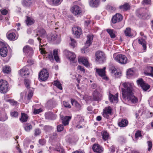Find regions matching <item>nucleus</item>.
<instances>
[{"instance_id": "a878e982", "label": "nucleus", "mask_w": 153, "mask_h": 153, "mask_svg": "<svg viewBox=\"0 0 153 153\" xmlns=\"http://www.w3.org/2000/svg\"><path fill=\"white\" fill-rule=\"evenodd\" d=\"M25 92L24 91L21 92L20 94V98L19 100V101L22 102H24L25 103L27 104L29 102V101H26L25 99V98L24 99V97H25Z\"/></svg>"}, {"instance_id": "9d476101", "label": "nucleus", "mask_w": 153, "mask_h": 153, "mask_svg": "<svg viewBox=\"0 0 153 153\" xmlns=\"http://www.w3.org/2000/svg\"><path fill=\"white\" fill-rule=\"evenodd\" d=\"M23 51L27 56L29 57L33 55V48L28 45H26L24 47Z\"/></svg>"}, {"instance_id": "58836bf2", "label": "nucleus", "mask_w": 153, "mask_h": 153, "mask_svg": "<svg viewBox=\"0 0 153 153\" xmlns=\"http://www.w3.org/2000/svg\"><path fill=\"white\" fill-rule=\"evenodd\" d=\"M53 85L59 89L61 90L62 89V84L59 81L57 80L54 81Z\"/></svg>"}, {"instance_id": "a18cd8bd", "label": "nucleus", "mask_w": 153, "mask_h": 153, "mask_svg": "<svg viewBox=\"0 0 153 153\" xmlns=\"http://www.w3.org/2000/svg\"><path fill=\"white\" fill-rule=\"evenodd\" d=\"M3 71L4 73L8 74L11 71V69L10 67L6 66L3 68Z\"/></svg>"}, {"instance_id": "4468645a", "label": "nucleus", "mask_w": 153, "mask_h": 153, "mask_svg": "<svg viewBox=\"0 0 153 153\" xmlns=\"http://www.w3.org/2000/svg\"><path fill=\"white\" fill-rule=\"evenodd\" d=\"M137 82L138 84L145 91H146L150 87V85L145 83L142 79H140L137 80Z\"/></svg>"}, {"instance_id": "49530a36", "label": "nucleus", "mask_w": 153, "mask_h": 153, "mask_svg": "<svg viewBox=\"0 0 153 153\" xmlns=\"http://www.w3.org/2000/svg\"><path fill=\"white\" fill-rule=\"evenodd\" d=\"M125 34L126 36H132L131 34V29L129 27L127 28L124 31Z\"/></svg>"}, {"instance_id": "4c0bfd02", "label": "nucleus", "mask_w": 153, "mask_h": 153, "mask_svg": "<svg viewBox=\"0 0 153 153\" xmlns=\"http://www.w3.org/2000/svg\"><path fill=\"white\" fill-rule=\"evenodd\" d=\"M75 121L76 123L79 124L80 123L83 121L84 119L78 115L75 118Z\"/></svg>"}, {"instance_id": "c85d7f7f", "label": "nucleus", "mask_w": 153, "mask_h": 153, "mask_svg": "<svg viewBox=\"0 0 153 153\" xmlns=\"http://www.w3.org/2000/svg\"><path fill=\"white\" fill-rule=\"evenodd\" d=\"M138 42L143 46L144 50H145L146 48V43L145 41V39L141 38L138 39Z\"/></svg>"}, {"instance_id": "338daca9", "label": "nucleus", "mask_w": 153, "mask_h": 153, "mask_svg": "<svg viewBox=\"0 0 153 153\" xmlns=\"http://www.w3.org/2000/svg\"><path fill=\"white\" fill-rule=\"evenodd\" d=\"M56 150L58 151L61 152L63 153L64 150L61 148H56Z\"/></svg>"}, {"instance_id": "f3484780", "label": "nucleus", "mask_w": 153, "mask_h": 153, "mask_svg": "<svg viewBox=\"0 0 153 153\" xmlns=\"http://www.w3.org/2000/svg\"><path fill=\"white\" fill-rule=\"evenodd\" d=\"M78 61L79 62H81L85 66L89 67L90 64L88 62V59L85 57H82L78 58Z\"/></svg>"}, {"instance_id": "603ef678", "label": "nucleus", "mask_w": 153, "mask_h": 153, "mask_svg": "<svg viewBox=\"0 0 153 153\" xmlns=\"http://www.w3.org/2000/svg\"><path fill=\"white\" fill-rule=\"evenodd\" d=\"M62 104L66 108H70L71 106L70 105L69 102L66 101H63L62 102Z\"/></svg>"}, {"instance_id": "4be33fe9", "label": "nucleus", "mask_w": 153, "mask_h": 153, "mask_svg": "<svg viewBox=\"0 0 153 153\" xmlns=\"http://www.w3.org/2000/svg\"><path fill=\"white\" fill-rule=\"evenodd\" d=\"M109 97L110 101L111 102L114 103H117L118 102V93H117L114 95L110 94Z\"/></svg>"}, {"instance_id": "423d86ee", "label": "nucleus", "mask_w": 153, "mask_h": 153, "mask_svg": "<svg viewBox=\"0 0 153 153\" xmlns=\"http://www.w3.org/2000/svg\"><path fill=\"white\" fill-rule=\"evenodd\" d=\"M95 60L99 62H102L105 59V54L102 52L98 51L95 54Z\"/></svg>"}, {"instance_id": "13d9d810", "label": "nucleus", "mask_w": 153, "mask_h": 153, "mask_svg": "<svg viewBox=\"0 0 153 153\" xmlns=\"http://www.w3.org/2000/svg\"><path fill=\"white\" fill-rule=\"evenodd\" d=\"M46 142V140L44 139H40L39 140V143L42 146L45 145Z\"/></svg>"}, {"instance_id": "c9c22d12", "label": "nucleus", "mask_w": 153, "mask_h": 153, "mask_svg": "<svg viewBox=\"0 0 153 153\" xmlns=\"http://www.w3.org/2000/svg\"><path fill=\"white\" fill-rule=\"evenodd\" d=\"M7 96H4V99L5 100L6 102H9L11 105H16L18 104V102L14 100L8 99L6 100V97Z\"/></svg>"}, {"instance_id": "9b49d317", "label": "nucleus", "mask_w": 153, "mask_h": 153, "mask_svg": "<svg viewBox=\"0 0 153 153\" xmlns=\"http://www.w3.org/2000/svg\"><path fill=\"white\" fill-rule=\"evenodd\" d=\"M39 76L40 79L42 81H45L48 78L49 74L47 70L43 69L39 73Z\"/></svg>"}, {"instance_id": "6e6552de", "label": "nucleus", "mask_w": 153, "mask_h": 153, "mask_svg": "<svg viewBox=\"0 0 153 153\" xmlns=\"http://www.w3.org/2000/svg\"><path fill=\"white\" fill-rule=\"evenodd\" d=\"M70 11L75 16L80 15L82 12L81 8L77 5H74L71 7Z\"/></svg>"}, {"instance_id": "ddd939ff", "label": "nucleus", "mask_w": 153, "mask_h": 153, "mask_svg": "<svg viewBox=\"0 0 153 153\" xmlns=\"http://www.w3.org/2000/svg\"><path fill=\"white\" fill-rule=\"evenodd\" d=\"M73 33L77 38H79L82 34L81 28L79 27H74L72 28Z\"/></svg>"}, {"instance_id": "72a5a7b5", "label": "nucleus", "mask_w": 153, "mask_h": 153, "mask_svg": "<svg viewBox=\"0 0 153 153\" xmlns=\"http://www.w3.org/2000/svg\"><path fill=\"white\" fill-rule=\"evenodd\" d=\"M35 21L33 18L27 17L26 20V23L27 25H31L34 23Z\"/></svg>"}, {"instance_id": "864d4df0", "label": "nucleus", "mask_w": 153, "mask_h": 153, "mask_svg": "<svg viewBox=\"0 0 153 153\" xmlns=\"http://www.w3.org/2000/svg\"><path fill=\"white\" fill-rule=\"evenodd\" d=\"M33 95V92L31 91H29L28 94L27 96V100L29 101L32 98Z\"/></svg>"}, {"instance_id": "f03ea898", "label": "nucleus", "mask_w": 153, "mask_h": 153, "mask_svg": "<svg viewBox=\"0 0 153 153\" xmlns=\"http://www.w3.org/2000/svg\"><path fill=\"white\" fill-rule=\"evenodd\" d=\"M113 57L116 62L120 64H125L127 62V58L124 55L115 53L113 55Z\"/></svg>"}, {"instance_id": "5701e85b", "label": "nucleus", "mask_w": 153, "mask_h": 153, "mask_svg": "<svg viewBox=\"0 0 153 153\" xmlns=\"http://www.w3.org/2000/svg\"><path fill=\"white\" fill-rule=\"evenodd\" d=\"M51 40L56 43H59L61 40L60 36L57 35H54L51 36Z\"/></svg>"}, {"instance_id": "3c124183", "label": "nucleus", "mask_w": 153, "mask_h": 153, "mask_svg": "<svg viewBox=\"0 0 153 153\" xmlns=\"http://www.w3.org/2000/svg\"><path fill=\"white\" fill-rule=\"evenodd\" d=\"M10 115L11 117H16L18 116V112L16 111H12L10 113Z\"/></svg>"}, {"instance_id": "20e7f679", "label": "nucleus", "mask_w": 153, "mask_h": 153, "mask_svg": "<svg viewBox=\"0 0 153 153\" xmlns=\"http://www.w3.org/2000/svg\"><path fill=\"white\" fill-rule=\"evenodd\" d=\"M93 36L92 35H90L87 36V40L85 43L86 48H83L82 49V52L83 53H86L88 52V47H89L92 43L93 40Z\"/></svg>"}, {"instance_id": "052dcab7", "label": "nucleus", "mask_w": 153, "mask_h": 153, "mask_svg": "<svg viewBox=\"0 0 153 153\" xmlns=\"http://www.w3.org/2000/svg\"><path fill=\"white\" fill-rule=\"evenodd\" d=\"M26 87L27 88H29V85L30 83V81L29 80L25 79L24 81Z\"/></svg>"}, {"instance_id": "e2e57ef3", "label": "nucleus", "mask_w": 153, "mask_h": 153, "mask_svg": "<svg viewBox=\"0 0 153 153\" xmlns=\"http://www.w3.org/2000/svg\"><path fill=\"white\" fill-rule=\"evenodd\" d=\"M41 133V131L39 129H36L35 130L34 134L36 136L39 135Z\"/></svg>"}, {"instance_id": "b1692460", "label": "nucleus", "mask_w": 153, "mask_h": 153, "mask_svg": "<svg viewBox=\"0 0 153 153\" xmlns=\"http://www.w3.org/2000/svg\"><path fill=\"white\" fill-rule=\"evenodd\" d=\"M23 127L25 131L29 132L32 129L33 127L31 124L26 123L24 124Z\"/></svg>"}, {"instance_id": "aec40b11", "label": "nucleus", "mask_w": 153, "mask_h": 153, "mask_svg": "<svg viewBox=\"0 0 153 153\" xmlns=\"http://www.w3.org/2000/svg\"><path fill=\"white\" fill-rule=\"evenodd\" d=\"M7 36L8 39L11 40H15L18 38V37L16 36L15 33L11 31L8 32L7 33Z\"/></svg>"}, {"instance_id": "a211bd4d", "label": "nucleus", "mask_w": 153, "mask_h": 153, "mask_svg": "<svg viewBox=\"0 0 153 153\" xmlns=\"http://www.w3.org/2000/svg\"><path fill=\"white\" fill-rule=\"evenodd\" d=\"M123 19L122 15L119 13H117L112 18L111 21L114 24L121 21Z\"/></svg>"}, {"instance_id": "5fc2aeb1", "label": "nucleus", "mask_w": 153, "mask_h": 153, "mask_svg": "<svg viewBox=\"0 0 153 153\" xmlns=\"http://www.w3.org/2000/svg\"><path fill=\"white\" fill-rule=\"evenodd\" d=\"M0 11L3 15H6L8 13V11L7 10L2 8L0 10Z\"/></svg>"}, {"instance_id": "774afa93", "label": "nucleus", "mask_w": 153, "mask_h": 153, "mask_svg": "<svg viewBox=\"0 0 153 153\" xmlns=\"http://www.w3.org/2000/svg\"><path fill=\"white\" fill-rule=\"evenodd\" d=\"M102 119V117L100 116H98L97 117L96 119L98 121H100Z\"/></svg>"}, {"instance_id": "f8f14e48", "label": "nucleus", "mask_w": 153, "mask_h": 153, "mask_svg": "<svg viewBox=\"0 0 153 153\" xmlns=\"http://www.w3.org/2000/svg\"><path fill=\"white\" fill-rule=\"evenodd\" d=\"M102 97V92L100 89L96 90L93 94V99L95 101L100 100Z\"/></svg>"}, {"instance_id": "4d7b16f0", "label": "nucleus", "mask_w": 153, "mask_h": 153, "mask_svg": "<svg viewBox=\"0 0 153 153\" xmlns=\"http://www.w3.org/2000/svg\"><path fill=\"white\" fill-rule=\"evenodd\" d=\"M71 43H70V45L71 46L73 47V48H74L76 45V42L73 39L71 38Z\"/></svg>"}, {"instance_id": "37998d69", "label": "nucleus", "mask_w": 153, "mask_h": 153, "mask_svg": "<svg viewBox=\"0 0 153 153\" xmlns=\"http://www.w3.org/2000/svg\"><path fill=\"white\" fill-rule=\"evenodd\" d=\"M49 1L51 3L57 5L60 4L63 0H49Z\"/></svg>"}, {"instance_id": "bf43d9fd", "label": "nucleus", "mask_w": 153, "mask_h": 153, "mask_svg": "<svg viewBox=\"0 0 153 153\" xmlns=\"http://www.w3.org/2000/svg\"><path fill=\"white\" fill-rule=\"evenodd\" d=\"M57 130L58 131H61L63 129V126L62 125H60L57 127Z\"/></svg>"}, {"instance_id": "680f3d73", "label": "nucleus", "mask_w": 153, "mask_h": 153, "mask_svg": "<svg viewBox=\"0 0 153 153\" xmlns=\"http://www.w3.org/2000/svg\"><path fill=\"white\" fill-rule=\"evenodd\" d=\"M151 3L150 0H143L142 3L143 5L149 4Z\"/></svg>"}, {"instance_id": "e433bc0d", "label": "nucleus", "mask_w": 153, "mask_h": 153, "mask_svg": "<svg viewBox=\"0 0 153 153\" xmlns=\"http://www.w3.org/2000/svg\"><path fill=\"white\" fill-rule=\"evenodd\" d=\"M130 6L128 3H125L119 7V8L123 11H126L129 8Z\"/></svg>"}, {"instance_id": "0e129e2a", "label": "nucleus", "mask_w": 153, "mask_h": 153, "mask_svg": "<svg viewBox=\"0 0 153 153\" xmlns=\"http://www.w3.org/2000/svg\"><path fill=\"white\" fill-rule=\"evenodd\" d=\"M77 69L82 71L83 73L85 72V70L84 67L80 65H78L77 67Z\"/></svg>"}, {"instance_id": "a19ab883", "label": "nucleus", "mask_w": 153, "mask_h": 153, "mask_svg": "<svg viewBox=\"0 0 153 153\" xmlns=\"http://www.w3.org/2000/svg\"><path fill=\"white\" fill-rule=\"evenodd\" d=\"M38 33L36 34V36L38 35H40L42 36H43L45 33V30L43 28H40L38 29Z\"/></svg>"}, {"instance_id": "7ed1b4c3", "label": "nucleus", "mask_w": 153, "mask_h": 153, "mask_svg": "<svg viewBox=\"0 0 153 153\" xmlns=\"http://www.w3.org/2000/svg\"><path fill=\"white\" fill-rule=\"evenodd\" d=\"M8 83L5 80H0V92L5 93L8 91Z\"/></svg>"}, {"instance_id": "c03bdc74", "label": "nucleus", "mask_w": 153, "mask_h": 153, "mask_svg": "<svg viewBox=\"0 0 153 153\" xmlns=\"http://www.w3.org/2000/svg\"><path fill=\"white\" fill-rule=\"evenodd\" d=\"M134 74V71L132 69H129L128 70L127 72V76L128 78H130V77L133 75Z\"/></svg>"}, {"instance_id": "39448f33", "label": "nucleus", "mask_w": 153, "mask_h": 153, "mask_svg": "<svg viewBox=\"0 0 153 153\" xmlns=\"http://www.w3.org/2000/svg\"><path fill=\"white\" fill-rule=\"evenodd\" d=\"M64 53L67 58L70 60L71 62H76H76H75L76 56L74 53L68 50H65L64 51Z\"/></svg>"}, {"instance_id": "412c9836", "label": "nucleus", "mask_w": 153, "mask_h": 153, "mask_svg": "<svg viewBox=\"0 0 153 153\" xmlns=\"http://www.w3.org/2000/svg\"><path fill=\"white\" fill-rule=\"evenodd\" d=\"M71 116H65V117H61V119L62 120L63 124L64 126L68 125L69 124V120L71 119Z\"/></svg>"}, {"instance_id": "6ab92c4d", "label": "nucleus", "mask_w": 153, "mask_h": 153, "mask_svg": "<svg viewBox=\"0 0 153 153\" xmlns=\"http://www.w3.org/2000/svg\"><path fill=\"white\" fill-rule=\"evenodd\" d=\"M39 50L41 54H46V56H48V58L50 60L53 59V55L52 52H50L49 53H48L43 49L42 46H40L39 47Z\"/></svg>"}, {"instance_id": "f257e3e1", "label": "nucleus", "mask_w": 153, "mask_h": 153, "mask_svg": "<svg viewBox=\"0 0 153 153\" xmlns=\"http://www.w3.org/2000/svg\"><path fill=\"white\" fill-rule=\"evenodd\" d=\"M123 88L121 89L123 97L126 101L135 104L138 101L137 98L133 95V91L134 85L131 82H126L122 83Z\"/></svg>"}, {"instance_id": "09e8293b", "label": "nucleus", "mask_w": 153, "mask_h": 153, "mask_svg": "<svg viewBox=\"0 0 153 153\" xmlns=\"http://www.w3.org/2000/svg\"><path fill=\"white\" fill-rule=\"evenodd\" d=\"M116 71V69L115 68H114V69L112 71V73H114L115 76L116 77L118 78L120 76H121L122 74L121 72L119 71L118 72H116L115 73V71Z\"/></svg>"}, {"instance_id": "0eeeda50", "label": "nucleus", "mask_w": 153, "mask_h": 153, "mask_svg": "<svg viewBox=\"0 0 153 153\" xmlns=\"http://www.w3.org/2000/svg\"><path fill=\"white\" fill-rule=\"evenodd\" d=\"M105 67H104L102 69H100L97 68H95V70L96 73L102 78L106 80H108V77L106 76L105 70Z\"/></svg>"}, {"instance_id": "69168bd1", "label": "nucleus", "mask_w": 153, "mask_h": 153, "mask_svg": "<svg viewBox=\"0 0 153 153\" xmlns=\"http://www.w3.org/2000/svg\"><path fill=\"white\" fill-rule=\"evenodd\" d=\"M40 111H41L40 109H35L34 110V112L35 114H37L39 113L40 112Z\"/></svg>"}, {"instance_id": "393cba45", "label": "nucleus", "mask_w": 153, "mask_h": 153, "mask_svg": "<svg viewBox=\"0 0 153 153\" xmlns=\"http://www.w3.org/2000/svg\"><path fill=\"white\" fill-rule=\"evenodd\" d=\"M128 124V121L125 119H123L120 122L118 123V125L121 127H125L127 126Z\"/></svg>"}, {"instance_id": "79ce46f5", "label": "nucleus", "mask_w": 153, "mask_h": 153, "mask_svg": "<svg viewBox=\"0 0 153 153\" xmlns=\"http://www.w3.org/2000/svg\"><path fill=\"white\" fill-rule=\"evenodd\" d=\"M32 1L31 0H24L23 4L26 6L28 7L31 5Z\"/></svg>"}, {"instance_id": "6e6d98bb", "label": "nucleus", "mask_w": 153, "mask_h": 153, "mask_svg": "<svg viewBox=\"0 0 153 153\" xmlns=\"http://www.w3.org/2000/svg\"><path fill=\"white\" fill-rule=\"evenodd\" d=\"M135 137L136 138H138V137L141 136V133L140 131H137L135 134Z\"/></svg>"}, {"instance_id": "cd10ccee", "label": "nucleus", "mask_w": 153, "mask_h": 153, "mask_svg": "<svg viewBox=\"0 0 153 153\" xmlns=\"http://www.w3.org/2000/svg\"><path fill=\"white\" fill-rule=\"evenodd\" d=\"M106 31L110 35L112 39L115 38L116 36V32L113 29H107Z\"/></svg>"}, {"instance_id": "de8ad7c7", "label": "nucleus", "mask_w": 153, "mask_h": 153, "mask_svg": "<svg viewBox=\"0 0 153 153\" xmlns=\"http://www.w3.org/2000/svg\"><path fill=\"white\" fill-rule=\"evenodd\" d=\"M46 115V117H47V116H48L49 117H49L52 120H54L56 118V115L53 114L51 112H49Z\"/></svg>"}, {"instance_id": "bb28decb", "label": "nucleus", "mask_w": 153, "mask_h": 153, "mask_svg": "<svg viewBox=\"0 0 153 153\" xmlns=\"http://www.w3.org/2000/svg\"><path fill=\"white\" fill-rule=\"evenodd\" d=\"M89 5L92 7H97L99 4V0H91L89 2Z\"/></svg>"}, {"instance_id": "2eb2a0df", "label": "nucleus", "mask_w": 153, "mask_h": 153, "mask_svg": "<svg viewBox=\"0 0 153 153\" xmlns=\"http://www.w3.org/2000/svg\"><path fill=\"white\" fill-rule=\"evenodd\" d=\"M19 73L22 76L26 77L29 74V68L25 66L19 71Z\"/></svg>"}, {"instance_id": "f704fd0d", "label": "nucleus", "mask_w": 153, "mask_h": 153, "mask_svg": "<svg viewBox=\"0 0 153 153\" xmlns=\"http://www.w3.org/2000/svg\"><path fill=\"white\" fill-rule=\"evenodd\" d=\"M58 50L55 49L53 50V55L54 59L56 62H59V58L58 55Z\"/></svg>"}, {"instance_id": "7c9ffc66", "label": "nucleus", "mask_w": 153, "mask_h": 153, "mask_svg": "<svg viewBox=\"0 0 153 153\" xmlns=\"http://www.w3.org/2000/svg\"><path fill=\"white\" fill-rule=\"evenodd\" d=\"M7 47H5L4 49H0V54L2 57H5L7 55Z\"/></svg>"}, {"instance_id": "1a4fd4ad", "label": "nucleus", "mask_w": 153, "mask_h": 153, "mask_svg": "<svg viewBox=\"0 0 153 153\" xmlns=\"http://www.w3.org/2000/svg\"><path fill=\"white\" fill-rule=\"evenodd\" d=\"M112 109L110 106L105 107L103 110L102 115L104 117L107 119L110 118V116L111 115Z\"/></svg>"}, {"instance_id": "dca6fc26", "label": "nucleus", "mask_w": 153, "mask_h": 153, "mask_svg": "<svg viewBox=\"0 0 153 153\" xmlns=\"http://www.w3.org/2000/svg\"><path fill=\"white\" fill-rule=\"evenodd\" d=\"M92 149L95 152L102 153L103 151V148L99 144H95L93 145Z\"/></svg>"}, {"instance_id": "2f4dec72", "label": "nucleus", "mask_w": 153, "mask_h": 153, "mask_svg": "<svg viewBox=\"0 0 153 153\" xmlns=\"http://www.w3.org/2000/svg\"><path fill=\"white\" fill-rule=\"evenodd\" d=\"M71 102L72 105L75 106L77 109L80 108L81 106L74 99L71 100Z\"/></svg>"}, {"instance_id": "8fccbe9b", "label": "nucleus", "mask_w": 153, "mask_h": 153, "mask_svg": "<svg viewBox=\"0 0 153 153\" xmlns=\"http://www.w3.org/2000/svg\"><path fill=\"white\" fill-rule=\"evenodd\" d=\"M147 143V146L148 147V148L147 150L149 151H150L151 150L152 147V141L150 140L148 141Z\"/></svg>"}, {"instance_id": "ea45409f", "label": "nucleus", "mask_w": 153, "mask_h": 153, "mask_svg": "<svg viewBox=\"0 0 153 153\" xmlns=\"http://www.w3.org/2000/svg\"><path fill=\"white\" fill-rule=\"evenodd\" d=\"M147 74L153 76V67H148L147 68Z\"/></svg>"}, {"instance_id": "473e14b6", "label": "nucleus", "mask_w": 153, "mask_h": 153, "mask_svg": "<svg viewBox=\"0 0 153 153\" xmlns=\"http://www.w3.org/2000/svg\"><path fill=\"white\" fill-rule=\"evenodd\" d=\"M28 119V116L25 114L21 113V117L20 118V120L22 122H25L27 121Z\"/></svg>"}, {"instance_id": "c756f323", "label": "nucleus", "mask_w": 153, "mask_h": 153, "mask_svg": "<svg viewBox=\"0 0 153 153\" xmlns=\"http://www.w3.org/2000/svg\"><path fill=\"white\" fill-rule=\"evenodd\" d=\"M102 139L105 141L108 140L109 138V134L106 131H103L101 132Z\"/></svg>"}]
</instances>
